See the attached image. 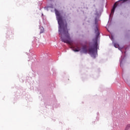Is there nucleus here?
<instances>
[{
  "instance_id": "obj_1",
  "label": "nucleus",
  "mask_w": 130,
  "mask_h": 130,
  "mask_svg": "<svg viewBox=\"0 0 130 130\" xmlns=\"http://www.w3.org/2000/svg\"><path fill=\"white\" fill-rule=\"evenodd\" d=\"M98 23L97 22V21L95 20V28L94 29L95 30V33L96 34L95 37V41L94 42V44L92 46H91L90 48H89V49H88V47L86 45H84L82 47V48H80L79 47V45L76 44L75 45H72V48L73 49V51H75V52H78V51H80V52L82 53H85L87 54L88 52L89 53V54H91V56H93L95 57V52H97V49L98 48V38L99 37V36L100 35V32H99V30H98Z\"/></svg>"
},
{
  "instance_id": "obj_2",
  "label": "nucleus",
  "mask_w": 130,
  "mask_h": 130,
  "mask_svg": "<svg viewBox=\"0 0 130 130\" xmlns=\"http://www.w3.org/2000/svg\"><path fill=\"white\" fill-rule=\"evenodd\" d=\"M55 12L59 25L58 31L59 34H61V41L64 43L70 44V45H72V41L71 40L70 34H69V31L68 30L67 22L64 24L62 20V17L60 16V13L58 11L55 10Z\"/></svg>"
},
{
  "instance_id": "obj_3",
  "label": "nucleus",
  "mask_w": 130,
  "mask_h": 130,
  "mask_svg": "<svg viewBox=\"0 0 130 130\" xmlns=\"http://www.w3.org/2000/svg\"><path fill=\"white\" fill-rule=\"evenodd\" d=\"M117 7V3H115L113 6V9L111 10V15H113V14H114V11H115V9H116Z\"/></svg>"
},
{
  "instance_id": "obj_4",
  "label": "nucleus",
  "mask_w": 130,
  "mask_h": 130,
  "mask_svg": "<svg viewBox=\"0 0 130 130\" xmlns=\"http://www.w3.org/2000/svg\"><path fill=\"white\" fill-rule=\"evenodd\" d=\"M129 128H130V124H128L126 125L124 130H128V129H129Z\"/></svg>"
},
{
  "instance_id": "obj_5",
  "label": "nucleus",
  "mask_w": 130,
  "mask_h": 130,
  "mask_svg": "<svg viewBox=\"0 0 130 130\" xmlns=\"http://www.w3.org/2000/svg\"><path fill=\"white\" fill-rule=\"evenodd\" d=\"M114 45L116 48H118L119 47V45L116 43H115Z\"/></svg>"
},
{
  "instance_id": "obj_6",
  "label": "nucleus",
  "mask_w": 130,
  "mask_h": 130,
  "mask_svg": "<svg viewBox=\"0 0 130 130\" xmlns=\"http://www.w3.org/2000/svg\"><path fill=\"white\" fill-rule=\"evenodd\" d=\"M43 32H44V28H42L41 29V31H40V34H42V33H43Z\"/></svg>"
},
{
  "instance_id": "obj_7",
  "label": "nucleus",
  "mask_w": 130,
  "mask_h": 130,
  "mask_svg": "<svg viewBox=\"0 0 130 130\" xmlns=\"http://www.w3.org/2000/svg\"><path fill=\"white\" fill-rule=\"evenodd\" d=\"M128 0H121V2H122V3H125V2H127Z\"/></svg>"
}]
</instances>
